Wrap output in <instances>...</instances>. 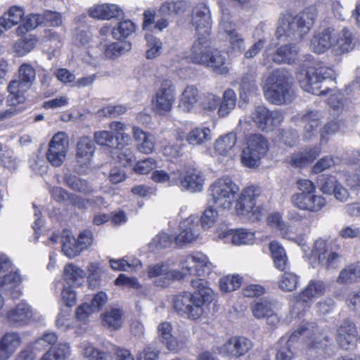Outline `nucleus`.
<instances>
[{
  "label": "nucleus",
  "mask_w": 360,
  "mask_h": 360,
  "mask_svg": "<svg viewBox=\"0 0 360 360\" xmlns=\"http://www.w3.org/2000/svg\"><path fill=\"white\" fill-rule=\"evenodd\" d=\"M191 285L195 291L193 293L184 292L175 296L174 307L181 315L197 319L203 313V305L212 302L215 295L207 282L202 279H193Z\"/></svg>",
  "instance_id": "obj_1"
},
{
  "label": "nucleus",
  "mask_w": 360,
  "mask_h": 360,
  "mask_svg": "<svg viewBox=\"0 0 360 360\" xmlns=\"http://www.w3.org/2000/svg\"><path fill=\"white\" fill-rule=\"evenodd\" d=\"M316 16L317 10L314 6L304 8L295 16L288 13L281 14L276 30L277 39L281 41L302 39L313 26Z\"/></svg>",
  "instance_id": "obj_2"
},
{
  "label": "nucleus",
  "mask_w": 360,
  "mask_h": 360,
  "mask_svg": "<svg viewBox=\"0 0 360 360\" xmlns=\"http://www.w3.org/2000/svg\"><path fill=\"white\" fill-rule=\"evenodd\" d=\"M299 335L308 338L309 349H323L333 341L327 330H320L314 323H307L291 335L285 345L278 350L276 360H292L294 353L290 349L291 344Z\"/></svg>",
  "instance_id": "obj_3"
},
{
  "label": "nucleus",
  "mask_w": 360,
  "mask_h": 360,
  "mask_svg": "<svg viewBox=\"0 0 360 360\" xmlns=\"http://www.w3.org/2000/svg\"><path fill=\"white\" fill-rule=\"evenodd\" d=\"M189 59L195 64L210 68L217 74L225 75L229 72L226 57L220 51L212 49L206 37H198L194 41Z\"/></svg>",
  "instance_id": "obj_4"
},
{
  "label": "nucleus",
  "mask_w": 360,
  "mask_h": 360,
  "mask_svg": "<svg viewBox=\"0 0 360 360\" xmlns=\"http://www.w3.org/2000/svg\"><path fill=\"white\" fill-rule=\"evenodd\" d=\"M290 78V73L284 69L274 70L266 78L264 86L266 100L278 105L290 103L294 95Z\"/></svg>",
  "instance_id": "obj_5"
},
{
  "label": "nucleus",
  "mask_w": 360,
  "mask_h": 360,
  "mask_svg": "<svg viewBox=\"0 0 360 360\" xmlns=\"http://www.w3.org/2000/svg\"><path fill=\"white\" fill-rule=\"evenodd\" d=\"M335 78V71L325 66L309 67L297 76L300 87L316 96L326 95L330 89L324 84L327 82H333Z\"/></svg>",
  "instance_id": "obj_6"
},
{
  "label": "nucleus",
  "mask_w": 360,
  "mask_h": 360,
  "mask_svg": "<svg viewBox=\"0 0 360 360\" xmlns=\"http://www.w3.org/2000/svg\"><path fill=\"white\" fill-rule=\"evenodd\" d=\"M239 191V186L230 177L219 178L208 188V203L215 208L229 210L236 202Z\"/></svg>",
  "instance_id": "obj_7"
},
{
  "label": "nucleus",
  "mask_w": 360,
  "mask_h": 360,
  "mask_svg": "<svg viewBox=\"0 0 360 360\" xmlns=\"http://www.w3.org/2000/svg\"><path fill=\"white\" fill-rule=\"evenodd\" d=\"M36 79V71L29 63H23L18 68V79L11 80L7 90L8 96L7 103L10 106H16L25 101V93L33 85Z\"/></svg>",
  "instance_id": "obj_8"
},
{
  "label": "nucleus",
  "mask_w": 360,
  "mask_h": 360,
  "mask_svg": "<svg viewBox=\"0 0 360 360\" xmlns=\"http://www.w3.org/2000/svg\"><path fill=\"white\" fill-rule=\"evenodd\" d=\"M268 151L267 140L261 134L250 135L241 155V162L248 167H257Z\"/></svg>",
  "instance_id": "obj_9"
},
{
  "label": "nucleus",
  "mask_w": 360,
  "mask_h": 360,
  "mask_svg": "<svg viewBox=\"0 0 360 360\" xmlns=\"http://www.w3.org/2000/svg\"><path fill=\"white\" fill-rule=\"evenodd\" d=\"M96 146L88 136L80 137L76 143L75 169L80 174H87L91 170V160L94 155Z\"/></svg>",
  "instance_id": "obj_10"
},
{
  "label": "nucleus",
  "mask_w": 360,
  "mask_h": 360,
  "mask_svg": "<svg viewBox=\"0 0 360 360\" xmlns=\"http://www.w3.org/2000/svg\"><path fill=\"white\" fill-rule=\"evenodd\" d=\"M182 277L186 275L205 276L209 275L213 269L212 264L205 255L198 252L188 255L180 262Z\"/></svg>",
  "instance_id": "obj_11"
},
{
  "label": "nucleus",
  "mask_w": 360,
  "mask_h": 360,
  "mask_svg": "<svg viewBox=\"0 0 360 360\" xmlns=\"http://www.w3.org/2000/svg\"><path fill=\"white\" fill-rule=\"evenodd\" d=\"M331 245V241L319 238L314 242L311 251L319 264L328 269H335L342 262V256L333 251Z\"/></svg>",
  "instance_id": "obj_12"
},
{
  "label": "nucleus",
  "mask_w": 360,
  "mask_h": 360,
  "mask_svg": "<svg viewBox=\"0 0 360 360\" xmlns=\"http://www.w3.org/2000/svg\"><path fill=\"white\" fill-rule=\"evenodd\" d=\"M260 193L261 190L259 186H250L244 188L235 202L237 213L241 215L252 213L256 219H258L261 215L262 208L256 205L255 199Z\"/></svg>",
  "instance_id": "obj_13"
},
{
  "label": "nucleus",
  "mask_w": 360,
  "mask_h": 360,
  "mask_svg": "<svg viewBox=\"0 0 360 360\" xmlns=\"http://www.w3.org/2000/svg\"><path fill=\"white\" fill-rule=\"evenodd\" d=\"M69 148V139L64 132L54 134L49 143L46 159L53 167H60L65 161Z\"/></svg>",
  "instance_id": "obj_14"
},
{
  "label": "nucleus",
  "mask_w": 360,
  "mask_h": 360,
  "mask_svg": "<svg viewBox=\"0 0 360 360\" xmlns=\"http://www.w3.org/2000/svg\"><path fill=\"white\" fill-rule=\"evenodd\" d=\"M175 101V88L172 81H162L152 100L153 108L158 113L169 112Z\"/></svg>",
  "instance_id": "obj_15"
},
{
  "label": "nucleus",
  "mask_w": 360,
  "mask_h": 360,
  "mask_svg": "<svg viewBox=\"0 0 360 360\" xmlns=\"http://www.w3.org/2000/svg\"><path fill=\"white\" fill-rule=\"evenodd\" d=\"M253 347L252 342L245 336H233L219 349V353L224 356L240 358L246 354Z\"/></svg>",
  "instance_id": "obj_16"
},
{
  "label": "nucleus",
  "mask_w": 360,
  "mask_h": 360,
  "mask_svg": "<svg viewBox=\"0 0 360 360\" xmlns=\"http://www.w3.org/2000/svg\"><path fill=\"white\" fill-rule=\"evenodd\" d=\"M179 177L176 186H179L182 190L191 193L199 192L202 190L205 177L202 173L195 168L178 169Z\"/></svg>",
  "instance_id": "obj_17"
},
{
  "label": "nucleus",
  "mask_w": 360,
  "mask_h": 360,
  "mask_svg": "<svg viewBox=\"0 0 360 360\" xmlns=\"http://www.w3.org/2000/svg\"><path fill=\"white\" fill-rule=\"evenodd\" d=\"M251 116L253 122L262 130H271L278 127L283 120V115L279 111H270L264 106H257Z\"/></svg>",
  "instance_id": "obj_18"
},
{
  "label": "nucleus",
  "mask_w": 360,
  "mask_h": 360,
  "mask_svg": "<svg viewBox=\"0 0 360 360\" xmlns=\"http://www.w3.org/2000/svg\"><path fill=\"white\" fill-rule=\"evenodd\" d=\"M200 236L198 217L191 215L179 224V233L175 237L176 244L183 246L195 241Z\"/></svg>",
  "instance_id": "obj_19"
},
{
  "label": "nucleus",
  "mask_w": 360,
  "mask_h": 360,
  "mask_svg": "<svg viewBox=\"0 0 360 360\" xmlns=\"http://www.w3.org/2000/svg\"><path fill=\"white\" fill-rule=\"evenodd\" d=\"M358 335L355 324L347 320H343L336 329V341L340 347L345 350L354 348Z\"/></svg>",
  "instance_id": "obj_20"
},
{
  "label": "nucleus",
  "mask_w": 360,
  "mask_h": 360,
  "mask_svg": "<svg viewBox=\"0 0 360 360\" xmlns=\"http://www.w3.org/2000/svg\"><path fill=\"white\" fill-rule=\"evenodd\" d=\"M314 193H295L292 195L291 201L300 210L316 212L321 210L326 202L323 197Z\"/></svg>",
  "instance_id": "obj_21"
},
{
  "label": "nucleus",
  "mask_w": 360,
  "mask_h": 360,
  "mask_svg": "<svg viewBox=\"0 0 360 360\" xmlns=\"http://www.w3.org/2000/svg\"><path fill=\"white\" fill-rule=\"evenodd\" d=\"M192 24L199 37H206L211 29V15L204 4H199L193 8Z\"/></svg>",
  "instance_id": "obj_22"
},
{
  "label": "nucleus",
  "mask_w": 360,
  "mask_h": 360,
  "mask_svg": "<svg viewBox=\"0 0 360 360\" xmlns=\"http://www.w3.org/2000/svg\"><path fill=\"white\" fill-rule=\"evenodd\" d=\"M22 278L18 271L11 272L0 277V290L13 300L22 295L20 285Z\"/></svg>",
  "instance_id": "obj_23"
},
{
  "label": "nucleus",
  "mask_w": 360,
  "mask_h": 360,
  "mask_svg": "<svg viewBox=\"0 0 360 360\" xmlns=\"http://www.w3.org/2000/svg\"><path fill=\"white\" fill-rule=\"evenodd\" d=\"M33 316L32 308L27 303L21 302L7 313L8 323L15 327L23 326L30 323Z\"/></svg>",
  "instance_id": "obj_24"
},
{
  "label": "nucleus",
  "mask_w": 360,
  "mask_h": 360,
  "mask_svg": "<svg viewBox=\"0 0 360 360\" xmlns=\"http://www.w3.org/2000/svg\"><path fill=\"white\" fill-rule=\"evenodd\" d=\"M22 344L20 333L9 332L0 339V360H8Z\"/></svg>",
  "instance_id": "obj_25"
},
{
  "label": "nucleus",
  "mask_w": 360,
  "mask_h": 360,
  "mask_svg": "<svg viewBox=\"0 0 360 360\" xmlns=\"http://www.w3.org/2000/svg\"><path fill=\"white\" fill-rule=\"evenodd\" d=\"M332 41L333 51L337 55L347 53L354 48L352 34L347 28L340 31L333 30Z\"/></svg>",
  "instance_id": "obj_26"
},
{
  "label": "nucleus",
  "mask_w": 360,
  "mask_h": 360,
  "mask_svg": "<svg viewBox=\"0 0 360 360\" xmlns=\"http://www.w3.org/2000/svg\"><path fill=\"white\" fill-rule=\"evenodd\" d=\"M274 309L275 304L268 299L259 300L251 305L252 314L256 319H266L270 323L278 321Z\"/></svg>",
  "instance_id": "obj_27"
},
{
  "label": "nucleus",
  "mask_w": 360,
  "mask_h": 360,
  "mask_svg": "<svg viewBox=\"0 0 360 360\" xmlns=\"http://www.w3.org/2000/svg\"><path fill=\"white\" fill-rule=\"evenodd\" d=\"M322 116L319 111L311 110L304 114L301 121L304 124L303 136L309 140L318 134L320 120Z\"/></svg>",
  "instance_id": "obj_28"
},
{
  "label": "nucleus",
  "mask_w": 360,
  "mask_h": 360,
  "mask_svg": "<svg viewBox=\"0 0 360 360\" xmlns=\"http://www.w3.org/2000/svg\"><path fill=\"white\" fill-rule=\"evenodd\" d=\"M300 48L295 44L282 45L277 49L272 60L277 64H292L298 55Z\"/></svg>",
  "instance_id": "obj_29"
},
{
  "label": "nucleus",
  "mask_w": 360,
  "mask_h": 360,
  "mask_svg": "<svg viewBox=\"0 0 360 360\" xmlns=\"http://www.w3.org/2000/svg\"><path fill=\"white\" fill-rule=\"evenodd\" d=\"M333 29L328 28L315 34L311 39L310 49L316 53H322L329 48L333 49Z\"/></svg>",
  "instance_id": "obj_30"
},
{
  "label": "nucleus",
  "mask_w": 360,
  "mask_h": 360,
  "mask_svg": "<svg viewBox=\"0 0 360 360\" xmlns=\"http://www.w3.org/2000/svg\"><path fill=\"white\" fill-rule=\"evenodd\" d=\"M325 285L319 280H311L302 291L298 297V302L308 303L324 293Z\"/></svg>",
  "instance_id": "obj_31"
},
{
  "label": "nucleus",
  "mask_w": 360,
  "mask_h": 360,
  "mask_svg": "<svg viewBox=\"0 0 360 360\" xmlns=\"http://www.w3.org/2000/svg\"><path fill=\"white\" fill-rule=\"evenodd\" d=\"M188 4L183 0H167L161 4L159 7V13L164 17H176L183 14Z\"/></svg>",
  "instance_id": "obj_32"
},
{
  "label": "nucleus",
  "mask_w": 360,
  "mask_h": 360,
  "mask_svg": "<svg viewBox=\"0 0 360 360\" xmlns=\"http://www.w3.org/2000/svg\"><path fill=\"white\" fill-rule=\"evenodd\" d=\"M120 8L115 4L96 5L89 9V15L100 20H109L118 17L121 13Z\"/></svg>",
  "instance_id": "obj_33"
},
{
  "label": "nucleus",
  "mask_w": 360,
  "mask_h": 360,
  "mask_svg": "<svg viewBox=\"0 0 360 360\" xmlns=\"http://www.w3.org/2000/svg\"><path fill=\"white\" fill-rule=\"evenodd\" d=\"M172 326L169 322H162L158 326V336L161 342L172 352H177L181 346L172 335Z\"/></svg>",
  "instance_id": "obj_34"
},
{
  "label": "nucleus",
  "mask_w": 360,
  "mask_h": 360,
  "mask_svg": "<svg viewBox=\"0 0 360 360\" xmlns=\"http://www.w3.org/2000/svg\"><path fill=\"white\" fill-rule=\"evenodd\" d=\"M237 141L236 134L230 132L219 137L214 142V149L219 155H229Z\"/></svg>",
  "instance_id": "obj_35"
},
{
  "label": "nucleus",
  "mask_w": 360,
  "mask_h": 360,
  "mask_svg": "<svg viewBox=\"0 0 360 360\" xmlns=\"http://www.w3.org/2000/svg\"><path fill=\"white\" fill-rule=\"evenodd\" d=\"M148 276L149 278L162 277L166 279L182 278V274H180V271L169 269L167 265L163 264L150 265L148 268Z\"/></svg>",
  "instance_id": "obj_36"
},
{
  "label": "nucleus",
  "mask_w": 360,
  "mask_h": 360,
  "mask_svg": "<svg viewBox=\"0 0 360 360\" xmlns=\"http://www.w3.org/2000/svg\"><path fill=\"white\" fill-rule=\"evenodd\" d=\"M62 245V252L69 258H74L82 252L78 240L69 231H63Z\"/></svg>",
  "instance_id": "obj_37"
},
{
  "label": "nucleus",
  "mask_w": 360,
  "mask_h": 360,
  "mask_svg": "<svg viewBox=\"0 0 360 360\" xmlns=\"http://www.w3.org/2000/svg\"><path fill=\"white\" fill-rule=\"evenodd\" d=\"M24 11L18 6H12L7 13L0 18V25L8 30L18 24L22 19Z\"/></svg>",
  "instance_id": "obj_38"
},
{
  "label": "nucleus",
  "mask_w": 360,
  "mask_h": 360,
  "mask_svg": "<svg viewBox=\"0 0 360 360\" xmlns=\"http://www.w3.org/2000/svg\"><path fill=\"white\" fill-rule=\"evenodd\" d=\"M269 249L275 267L280 271H284L288 265V260L283 248L278 242L272 241L269 244Z\"/></svg>",
  "instance_id": "obj_39"
},
{
  "label": "nucleus",
  "mask_w": 360,
  "mask_h": 360,
  "mask_svg": "<svg viewBox=\"0 0 360 360\" xmlns=\"http://www.w3.org/2000/svg\"><path fill=\"white\" fill-rule=\"evenodd\" d=\"M65 181L68 187L75 191L85 195L91 194L94 192V188L89 182L75 175H65Z\"/></svg>",
  "instance_id": "obj_40"
},
{
  "label": "nucleus",
  "mask_w": 360,
  "mask_h": 360,
  "mask_svg": "<svg viewBox=\"0 0 360 360\" xmlns=\"http://www.w3.org/2000/svg\"><path fill=\"white\" fill-rule=\"evenodd\" d=\"M198 90L194 86H187L181 94L179 106L184 111H190L198 100Z\"/></svg>",
  "instance_id": "obj_41"
},
{
  "label": "nucleus",
  "mask_w": 360,
  "mask_h": 360,
  "mask_svg": "<svg viewBox=\"0 0 360 360\" xmlns=\"http://www.w3.org/2000/svg\"><path fill=\"white\" fill-rule=\"evenodd\" d=\"M211 131L207 127H196L191 130L186 136V141L189 144L201 145L211 140Z\"/></svg>",
  "instance_id": "obj_42"
},
{
  "label": "nucleus",
  "mask_w": 360,
  "mask_h": 360,
  "mask_svg": "<svg viewBox=\"0 0 360 360\" xmlns=\"http://www.w3.org/2000/svg\"><path fill=\"white\" fill-rule=\"evenodd\" d=\"M236 99L234 91L231 89H226L224 92L222 101L219 106V115L222 117L227 116L234 109Z\"/></svg>",
  "instance_id": "obj_43"
},
{
  "label": "nucleus",
  "mask_w": 360,
  "mask_h": 360,
  "mask_svg": "<svg viewBox=\"0 0 360 360\" xmlns=\"http://www.w3.org/2000/svg\"><path fill=\"white\" fill-rule=\"evenodd\" d=\"M136 30L135 24L129 20H124L117 24L111 31L112 37L116 39H122L129 37Z\"/></svg>",
  "instance_id": "obj_44"
},
{
  "label": "nucleus",
  "mask_w": 360,
  "mask_h": 360,
  "mask_svg": "<svg viewBox=\"0 0 360 360\" xmlns=\"http://www.w3.org/2000/svg\"><path fill=\"white\" fill-rule=\"evenodd\" d=\"M360 278V262L351 264L342 269L337 279L339 283H348Z\"/></svg>",
  "instance_id": "obj_45"
},
{
  "label": "nucleus",
  "mask_w": 360,
  "mask_h": 360,
  "mask_svg": "<svg viewBox=\"0 0 360 360\" xmlns=\"http://www.w3.org/2000/svg\"><path fill=\"white\" fill-rule=\"evenodd\" d=\"M145 39L148 47L146 51V58L147 59H153L159 56L162 49L161 40L150 34H146Z\"/></svg>",
  "instance_id": "obj_46"
},
{
  "label": "nucleus",
  "mask_w": 360,
  "mask_h": 360,
  "mask_svg": "<svg viewBox=\"0 0 360 360\" xmlns=\"http://www.w3.org/2000/svg\"><path fill=\"white\" fill-rule=\"evenodd\" d=\"M84 356L89 360H113L111 352L101 351L91 345L83 343L81 346Z\"/></svg>",
  "instance_id": "obj_47"
},
{
  "label": "nucleus",
  "mask_w": 360,
  "mask_h": 360,
  "mask_svg": "<svg viewBox=\"0 0 360 360\" xmlns=\"http://www.w3.org/2000/svg\"><path fill=\"white\" fill-rule=\"evenodd\" d=\"M63 276L65 281L72 285L84 278L85 272L79 266L73 264H68L64 268Z\"/></svg>",
  "instance_id": "obj_48"
},
{
  "label": "nucleus",
  "mask_w": 360,
  "mask_h": 360,
  "mask_svg": "<svg viewBox=\"0 0 360 360\" xmlns=\"http://www.w3.org/2000/svg\"><path fill=\"white\" fill-rule=\"evenodd\" d=\"M105 325L114 330H117L122 324V311L119 309H111L103 315Z\"/></svg>",
  "instance_id": "obj_49"
},
{
  "label": "nucleus",
  "mask_w": 360,
  "mask_h": 360,
  "mask_svg": "<svg viewBox=\"0 0 360 360\" xmlns=\"http://www.w3.org/2000/svg\"><path fill=\"white\" fill-rule=\"evenodd\" d=\"M43 22V17L39 14H30L25 17L23 24L18 26L16 32L22 35L30 30H34Z\"/></svg>",
  "instance_id": "obj_50"
},
{
  "label": "nucleus",
  "mask_w": 360,
  "mask_h": 360,
  "mask_svg": "<svg viewBox=\"0 0 360 360\" xmlns=\"http://www.w3.org/2000/svg\"><path fill=\"white\" fill-rule=\"evenodd\" d=\"M172 243V238L166 233H160L156 235L148 244L150 252L157 253L162 250L169 247Z\"/></svg>",
  "instance_id": "obj_51"
},
{
  "label": "nucleus",
  "mask_w": 360,
  "mask_h": 360,
  "mask_svg": "<svg viewBox=\"0 0 360 360\" xmlns=\"http://www.w3.org/2000/svg\"><path fill=\"white\" fill-rule=\"evenodd\" d=\"M232 243L236 245L250 244L255 239V233L248 229H239L231 231Z\"/></svg>",
  "instance_id": "obj_52"
},
{
  "label": "nucleus",
  "mask_w": 360,
  "mask_h": 360,
  "mask_svg": "<svg viewBox=\"0 0 360 360\" xmlns=\"http://www.w3.org/2000/svg\"><path fill=\"white\" fill-rule=\"evenodd\" d=\"M240 86L241 94L246 95L255 93L258 89L255 72L253 71L247 72L242 77Z\"/></svg>",
  "instance_id": "obj_53"
},
{
  "label": "nucleus",
  "mask_w": 360,
  "mask_h": 360,
  "mask_svg": "<svg viewBox=\"0 0 360 360\" xmlns=\"http://www.w3.org/2000/svg\"><path fill=\"white\" fill-rule=\"evenodd\" d=\"M221 17L219 24V32L226 34L229 37L234 32H237L235 30V25L231 20L230 13L228 9L221 6Z\"/></svg>",
  "instance_id": "obj_54"
},
{
  "label": "nucleus",
  "mask_w": 360,
  "mask_h": 360,
  "mask_svg": "<svg viewBox=\"0 0 360 360\" xmlns=\"http://www.w3.org/2000/svg\"><path fill=\"white\" fill-rule=\"evenodd\" d=\"M299 284L298 276L292 272H285L278 281L279 288L283 291L291 292L297 287Z\"/></svg>",
  "instance_id": "obj_55"
},
{
  "label": "nucleus",
  "mask_w": 360,
  "mask_h": 360,
  "mask_svg": "<svg viewBox=\"0 0 360 360\" xmlns=\"http://www.w3.org/2000/svg\"><path fill=\"white\" fill-rule=\"evenodd\" d=\"M179 173L178 170L167 174L163 170H155L152 174V179L156 183H166L169 186H176L177 184Z\"/></svg>",
  "instance_id": "obj_56"
},
{
  "label": "nucleus",
  "mask_w": 360,
  "mask_h": 360,
  "mask_svg": "<svg viewBox=\"0 0 360 360\" xmlns=\"http://www.w3.org/2000/svg\"><path fill=\"white\" fill-rule=\"evenodd\" d=\"M130 49V45L124 41L111 43L105 50V56L108 58H117Z\"/></svg>",
  "instance_id": "obj_57"
},
{
  "label": "nucleus",
  "mask_w": 360,
  "mask_h": 360,
  "mask_svg": "<svg viewBox=\"0 0 360 360\" xmlns=\"http://www.w3.org/2000/svg\"><path fill=\"white\" fill-rule=\"evenodd\" d=\"M242 278L238 275L227 276L220 279L219 288L224 292H231L239 288Z\"/></svg>",
  "instance_id": "obj_58"
},
{
  "label": "nucleus",
  "mask_w": 360,
  "mask_h": 360,
  "mask_svg": "<svg viewBox=\"0 0 360 360\" xmlns=\"http://www.w3.org/2000/svg\"><path fill=\"white\" fill-rule=\"evenodd\" d=\"M36 43L37 39L32 35H29L28 37L22 38L15 44V51L19 55H25L33 49Z\"/></svg>",
  "instance_id": "obj_59"
},
{
  "label": "nucleus",
  "mask_w": 360,
  "mask_h": 360,
  "mask_svg": "<svg viewBox=\"0 0 360 360\" xmlns=\"http://www.w3.org/2000/svg\"><path fill=\"white\" fill-rule=\"evenodd\" d=\"M127 109L128 108L123 105H110L100 109L98 114L100 117H116L125 113Z\"/></svg>",
  "instance_id": "obj_60"
},
{
  "label": "nucleus",
  "mask_w": 360,
  "mask_h": 360,
  "mask_svg": "<svg viewBox=\"0 0 360 360\" xmlns=\"http://www.w3.org/2000/svg\"><path fill=\"white\" fill-rule=\"evenodd\" d=\"M94 138L98 145L115 148L116 141H115V137L111 131L104 130L96 131Z\"/></svg>",
  "instance_id": "obj_61"
},
{
  "label": "nucleus",
  "mask_w": 360,
  "mask_h": 360,
  "mask_svg": "<svg viewBox=\"0 0 360 360\" xmlns=\"http://www.w3.org/2000/svg\"><path fill=\"white\" fill-rule=\"evenodd\" d=\"M338 184L335 176L322 175L318 180L320 190L326 194H332L334 188Z\"/></svg>",
  "instance_id": "obj_62"
},
{
  "label": "nucleus",
  "mask_w": 360,
  "mask_h": 360,
  "mask_svg": "<svg viewBox=\"0 0 360 360\" xmlns=\"http://www.w3.org/2000/svg\"><path fill=\"white\" fill-rule=\"evenodd\" d=\"M209 207L204 211L200 218L201 225L203 229L210 228L216 221L217 217V212L212 204H209Z\"/></svg>",
  "instance_id": "obj_63"
},
{
  "label": "nucleus",
  "mask_w": 360,
  "mask_h": 360,
  "mask_svg": "<svg viewBox=\"0 0 360 360\" xmlns=\"http://www.w3.org/2000/svg\"><path fill=\"white\" fill-rule=\"evenodd\" d=\"M110 267L117 271H128L131 268L136 267L141 264L139 260L136 259L129 263L124 259H120L117 260L110 259Z\"/></svg>",
  "instance_id": "obj_64"
}]
</instances>
